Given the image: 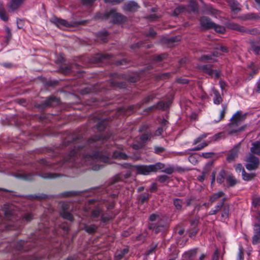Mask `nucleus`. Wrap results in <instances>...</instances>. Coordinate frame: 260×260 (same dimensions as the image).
Masks as SVG:
<instances>
[{
    "label": "nucleus",
    "instance_id": "f257e3e1",
    "mask_svg": "<svg viewBox=\"0 0 260 260\" xmlns=\"http://www.w3.org/2000/svg\"><path fill=\"white\" fill-rule=\"evenodd\" d=\"M108 139L102 135H95L84 141L79 134H72L63 141V146H70L69 153L64 157L59 166L66 162H74L79 157L86 161L111 164V152L101 146Z\"/></svg>",
    "mask_w": 260,
    "mask_h": 260
},
{
    "label": "nucleus",
    "instance_id": "f03ea898",
    "mask_svg": "<svg viewBox=\"0 0 260 260\" xmlns=\"http://www.w3.org/2000/svg\"><path fill=\"white\" fill-rule=\"evenodd\" d=\"M5 216L7 220L10 221L6 229L11 230L21 229L33 219L34 215L31 213H26L21 217H16L14 212L11 209L8 208L5 211Z\"/></svg>",
    "mask_w": 260,
    "mask_h": 260
},
{
    "label": "nucleus",
    "instance_id": "7ed1b4c3",
    "mask_svg": "<svg viewBox=\"0 0 260 260\" xmlns=\"http://www.w3.org/2000/svg\"><path fill=\"white\" fill-rule=\"evenodd\" d=\"M96 19H110V21L113 23H120L125 21L126 18L124 15L116 13L114 10H111L109 11L105 12L104 13H99L95 16Z\"/></svg>",
    "mask_w": 260,
    "mask_h": 260
},
{
    "label": "nucleus",
    "instance_id": "20e7f679",
    "mask_svg": "<svg viewBox=\"0 0 260 260\" xmlns=\"http://www.w3.org/2000/svg\"><path fill=\"white\" fill-rule=\"evenodd\" d=\"M138 174L148 175L151 173H155L159 170L164 169L165 167L164 164L158 162L153 165H135L132 166Z\"/></svg>",
    "mask_w": 260,
    "mask_h": 260
},
{
    "label": "nucleus",
    "instance_id": "39448f33",
    "mask_svg": "<svg viewBox=\"0 0 260 260\" xmlns=\"http://www.w3.org/2000/svg\"><path fill=\"white\" fill-rule=\"evenodd\" d=\"M149 220L151 222L148 223V229L154 231L156 234L159 233L164 228L162 220L159 215L156 213H153L150 215Z\"/></svg>",
    "mask_w": 260,
    "mask_h": 260
},
{
    "label": "nucleus",
    "instance_id": "423d86ee",
    "mask_svg": "<svg viewBox=\"0 0 260 260\" xmlns=\"http://www.w3.org/2000/svg\"><path fill=\"white\" fill-rule=\"evenodd\" d=\"M254 154L252 153L249 154L246 159L247 164L245 167L248 170H255L258 168L259 165V158Z\"/></svg>",
    "mask_w": 260,
    "mask_h": 260
},
{
    "label": "nucleus",
    "instance_id": "0eeeda50",
    "mask_svg": "<svg viewBox=\"0 0 260 260\" xmlns=\"http://www.w3.org/2000/svg\"><path fill=\"white\" fill-rule=\"evenodd\" d=\"M59 103V99L53 95L50 96L45 100V101L39 104H37L36 107L40 109H44L46 108L56 106Z\"/></svg>",
    "mask_w": 260,
    "mask_h": 260
},
{
    "label": "nucleus",
    "instance_id": "6e6552de",
    "mask_svg": "<svg viewBox=\"0 0 260 260\" xmlns=\"http://www.w3.org/2000/svg\"><path fill=\"white\" fill-rule=\"evenodd\" d=\"M213 65L205 64L199 67V69L204 73L208 74L211 77H214L218 79L220 76L221 71L219 70H213Z\"/></svg>",
    "mask_w": 260,
    "mask_h": 260
},
{
    "label": "nucleus",
    "instance_id": "1a4fd4ad",
    "mask_svg": "<svg viewBox=\"0 0 260 260\" xmlns=\"http://www.w3.org/2000/svg\"><path fill=\"white\" fill-rule=\"evenodd\" d=\"M246 114H242L241 111H238L230 119L229 126L233 128L239 125L245 119Z\"/></svg>",
    "mask_w": 260,
    "mask_h": 260
},
{
    "label": "nucleus",
    "instance_id": "9d476101",
    "mask_svg": "<svg viewBox=\"0 0 260 260\" xmlns=\"http://www.w3.org/2000/svg\"><path fill=\"white\" fill-rule=\"evenodd\" d=\"M36 245H41V244H39L38 243H36V241H20L16 245V249L18 250L26 251L29 250L31 247H34Z\"/></svg>",
    "mask_w": 260,
    "mask_h": 260
},
{
    "label": "nucleus",
    "instance_id": "9b49d317",
    "mask_svg": "<svg viewBox=\"0 0 260 260\" xmlns=\"http://www.w3.org/2000/svg\"><path fill=\"white\" fill-rule=\"evenodd\" d=\"M252 243L256 245L260 243V225L254 224L253 236L252 238Z\"/></svg>",
    "mask_w": 260,
    "mask_h": 260
},
{
    "label": "nucleus",
    "instance_id": "f8f14e48",
    "mask_svg": "<svg viewBox=\"0 0 260 260\" xmlns=\"http://www.w3.org/2000/svg\"><path fill=\"white\" fill-rule=\"evenodd\" d=\"M227 27L229 29L239 31L243 35L247 33V28L234 22H229L227 24Z\"/></svg>",
    "mask_w": 260,
    "mask_h": 260
},
{
    "label": "nucleus",
    "instance_id": "ddd939ff",
    "mask_svg": "<svg viewBox=\"0 0 260 260\" xmlns=\"http://www.w3.org/2000/svg\"><path fill=\"white\" fill-rule=\"evenodd\" d=\"M239 147V145H236L229 151L226 157V160L229 162L233 161L238 157Z\"/></svg>",
    "mask_w": 260,
    "mask_h": 260
},
{
    "label": "nucleus",
    "instance_id": "4468645a",
    "mask_svg": "<svg viewBox=\"0 0 260 260\" xmlns=\"http://www.w3.org/2000/svg\"><path fill=\"white\" fill-rule=\"evenodd\" d=\"M200 22L202 27L206 29L212 28L213 25H214V22L206 16L202 17L200 19Z\"/></svg>",
    "mask_w": 260,
    "mask_h": 260
},
{
    "label": "nucleus",
    "instance_id": "2eb2a0df",
    "mask_svg": "<svg viewBox=\"0 0 260 260\" xmlns=\"http://www.w3.org/2000/svg\"><path fill=\"white\" fill-rule=\"evenodd\" d=\"M139 6L138 4L134 1H129L125 3L123 6V9L124 11L129 12H135L137 11Z\"/></svg>",
    "mask_w": 260,
    "mask_h": 260
},
{
    "label": "nucleus",
    "instance_id": "dca6fc26",
    "mask_svg": "<svg viewBox=\"0 0 260 260\" xmlns=\"http://www.w3.org/2000/svg\"><path fill=\"white\" fill-rule=\"evenodd\" d=\"M198 224V220L197 219L192 220L190 221V225L191 228L189 230V236L192 237L194 236L198 232L197 225Z\"/></svg>",
    "mask_w": 260,
    "mask_h": 260
},
{
    "label": "nucleus",
    "instance_id": "f3484780",
    "mask_svg": "<svg viewBox=\"0 0 260 260\" xmlns=\"http://www.w3.org/2000/svg\"><path fill=\"white\" fill-rule=\"evenodd\" d=\"M25 1V0H11L8 7L12 11H15L22 5Z\"/></svg>",
    "mask_w": 260,
    "mask_h": 260
},
{
    "label": "nucleus",
    "instance_id": "a211bd4d",
    "mask_svg": "<svg viewBox=\"0 0 260 260\" xmlns=\"http://www.w3.org/2000/svg\"><path fill=\"white\" fill-rule=\"evenodd\" d=\"M103 212V209L100 206H96L91 212V217L92 219H94V221H96V219L99 218L101 216V214Z\"/></svg>",
    "mask_w": 260,
    "mask_h": 260
},
{
    "label": "nucleus",
    "instance_id": "6ab92c4d",
    "mask_svg": "<svg viewBox=\"0 0 260 260\" xmlns=\"http://www.w3.org/2000/svg\"><path fill=\"white\" fill-rule=\"evenodd\" d=\"M51 21L58 27L62 26L68 27L70 25L69 23L66 20L57 17L53 18Z\"/></svg>",
    "mask_w": 260,
    "mask_h": 260
},
{
    "label": "nucleus",
    "instance_id": "aec40b11",
    "mask_svg": "<svg viewBox=\"0 0 260 260\" xmlns=\"http://www.w3.org/2000/svg\"><path fill=\"white\" fill-rule=\"evenodd\" d=\"M198 249L195 248L191 249L187 252H186L184 255L183 257L185 260H193L197 253Z\"/></svg>",
    "mask_w": 260,
    "mask_h": 260
},
{
    "label": "nucleus",
    "instance_id": "412c9836",
    "mask_svg": "<svg viewBox=\"0 0 260 260\" xmlns=\"http://www.w3.org/2000/svg\"><path fill=\"white\" fill-rule=\"evenodd\" d=\"M35 176V174L33 173H19L16 174L15 177L24 180L30 181L34 179Z\"/></svg>",
    "mask_w": 260,
    "mask_h": 260
},
{
    "label": "nucleus",
    "instance_id": "4be33fe9",
    "mask_svg": "<svg viewBox=\"0 0 260 260\" xmlns=\"http://www.w3.org/2000/svg\"><path fill=\"white\" fill-rule=\"evenodd\" d=\"M250 152L260 156V140L252 143V147L250 148Z\"/></svg>",
    "mask_w": 260,
    "mask_h": 260
},
{
    "label": "nucleus",
    "instance_id": "5701e85b",
    "mask_svg": "<svg viewBox=\"0 0 260 260\" xmlns=\"http://www.w3.org/2000/svg\"><path fill=\"white\" fill-rule=\"evenodd\" d=\"M128 249L125 248L119 250H117L115 254V257L116 260H121L128 252Z\"/></svg>",
    "mask_w": 260,
    "mask_h": 260
},
{
    "label": "nucleus",
    "instance_id": "b1692460",
    "mask_svg": "<svg viewBox=\"0 0 260 260\" xmlns=\"http://www.w3.org/2000/svg\"><path fill=\"white\" fill-rule=\"evenodd\" d=\"M228 175L226 172L224 170H221L217 177V182L220 184H222L224 182V180L226 179V177Z\"/></svg>",
    "mask_w": 260,
    "mask_h": 260
},
{
    "label": "nucleus",
    "instance_id": "393cba45",
    "mask_svg": "<svg viewBox=\"0 0 260 260\" xmlns=\"http://www.w3.org/2000/svg\"><path fill=\"white\" fill-rule=\"evenodd\" d=\"M226 181L229 187H234L238 183L237 179L232 174H229L227 176Z\"/></svg>",
    "mask_w": 260,
    "mask_h": 260
},
{
    "label": "nucleus",
    "instance_id": "a878e982",
    "mask_svg": "<svg viewBox=\"0 0 260 260\" xmlns=\"http://www.w3.org/2000/svg\"><path fill=\"white\" fill-rule=\"evenodd\" d=\"M112 157L114 158L126 160L129 156L125 153L119 151H115L113 152Z\"/></svg>",
    "mask_w": 260,
    "mask_h": 260
},
{
    "label": "nucleus",
    "instance_id": "bb28decb",
    "mask_svg": "<svg viewBox=\"0 0 260 260\" xmlns=\"http://www.w3.org/2000/svg\"><path fill=\"white\" fill-rule=\"evenodd\" d=\"M173 203L176 210L181 211L182 209L183 205L184 204L182 199L179 198L174 199Z\"/></svg>",
    "mask_w": 260,
    "mask_h": 260
},
{
    "label": "nucleus",
    "instance_id": "cd10ccee",
    "mask_svg": "<svg viewBox=\"0 0 260 260\" xmlns=\"http://www.w3.org/2000/svg\"><path fill=\"white\" fill-rule=\"evenodd\" d=\"M171 104L170 101H167V102H164V101H160L156 105V109L162 110H165L167 109Z\"/></svg>",
    "mask_w": 260,
    "mask_h": 260
},
{
    "label": "nucleus",
    "instance_id": "c85d7f7f",
    "mask_svg": "<svg viewBox=\"0 0 260 260\" xmlns=\"http://www.w3.org/2000/svg\"><path fill=\"white\" fill-rule=\"evenodd\" d=\"M242 179L244 181H249L253 180L256 177V174L254 173H248L245 171L242 174Z\"/></svg>",
    "mask_w": 260,
    "mask_h": 260
},
{
    "label": "nucleus",
    "instance_id": "c756f323",
    "mask_svg": "<svg viewBox=\"0 0 260 260\" xmlns=\"http://www.w3.org/2000/svg\"><path fill=\"white\" fill-rule=\"evenodd\" d=\"M79 193L80 192L78 191H67L61 193L59 194V197L62 198L72 197L77 196L79 195Z\"/></svg>",
    "mask_w": 260,
    "mask_h": 260
},
{
    "label": "nucleus",
    "instance_id": "7c9ffc66",
    "mask_svg": "<svg viewBox=\"0 0 260 260\" xmlns=\"http://www.w3.org/2000/svg\"><path fill=\"white\" fill-rule=\"evenodd\" d=\"M224 196V193L222 191H219L217 192L213 193L211 196L210 197L209 201L212 204L215 202L218 198Z\"/></svg>",
    "mask_w": 260,
    "mask_h": 260
},
{
    "label": "nucleus",
    "instance_id": "2f4dec72",
    "mask_svg": "<svg viewBox=\"0 0 260 260\" xmlns=\"http://www.w3.org/2000/svg\"><path fill=\"white\" fill-rule=\"evenodd\" d=\"M229 4L233 11L238 12L240 11V4L238 2L234 0H230Z\"/></svg>",
    "mask_w": 260,
    "mask_h": 260
},
{
    "label": "nucleus",
    "instance_id": "473e14b6",
    "mask_svg": "<svg viewBox=\"0 0 260 260\" xmlns=\"http://www.w3.org/2000/svg\"><path fill=\"white\" fill-rule=\"evenodd\" d=\"M187 8L186 6L183 5L179 6L174 9L173 14L174 16H177L180 14L187 11Z\"/></svg>",
    "mask_w": 260,
    "mask_h": 260
},
{
    "label": "nucleus",
    "instance_id": "72a5a7b5",
    "mask_svg": "<svg viewBox=\"0 0 260 260\" xmlns=\"http://www.w3.org/2000/svg\"><path fill=\"white\" fill-rule=\"evenodd\" d=\"M114 218L112 213H102L101 216V220L104 223L107 222Z\"/></svg>",
    "mask_w": 260,
    "mask_h": 260
},
{
    "label": "nucleus",
    "instance_id": "f704fd0d",
    "mask_svg": "<svg viewBox=\"0 0 260 260\" xmlns=\"http://www.w3.org/2000/svg\"><path fill=\"white\" fill-rule=\"evenodd\" d=\"M97 228V226L95 224H91L89 225L85 224L83 229L87 233L91 234L95 233Z\"/></svg>",
    "mask_w": 260,
    "mask_h": 260
},
{
    "label": "nucleus",
    "instance_id": "c9c22d12",
    "mask_svg": "<svg viewBox=\"0 0 260 260\" xmlns=\"http://www.w3.org/2000/svg\"><path fill=\"white\" fill-rule=\"evenodd\" d=\"M0 18L2 20L7 21L9 19V17L6 13L5 8L3 7L2 4L0 3Z\"/></svg>",
    "mask_w": 260,
    "mask_h": 260
},
{
    "label": "nucleus",
    "instance_id": "e433bc0d",
    "mask_svg": "<svg viewBox=\"0 0 260 260\" xmlns=\"http://www.w3.org/2000/svg\"><path fill=\"white\" fill-rule=\"evenodd\" d=\"M60 215L63 218L70 221H73L74 220L73 215L70 212L65 211L64 209L60 212Z\"/></svg>",
    "mask_w": 260,
    "mask_h": 260
},
{
    "label": "nucleus",
    "instance_id": "4c0bfd02",
    "mask_svg": "<svg viewBox=\"0 0 260 260\" xmlns=\"http://www.w3.org/2000/svg\"><path fill=\"white\" fill-rule=\"evenodd\" d=\"M112 56L110 54H98L95 57V61L97 62L102 61L104 59H109Z\"/></svg>",
    "mask_w": 260,
    "mask_h": 260
},
{
    "label": "nucleus",
    "instance_id": "58836bf2",
    "mask_svg": "<svg viewBox=\"0 0 260 260\" xmlns=\"http://www.w3.org/2000/svg\"><path fill=\"white\" fill-rule=\"evenodd\" d=\"M222 109L221 111L220 112V114L219 117L217 119L214 120L215 123H217V122H219L224 117L225 114L226 112L227 109H228L227 105H222Z\"/></svg>",
    "mask_w": 260,
    "mask_h": 260
},
{
    "label": "nucleus",
    "instance_id": "ea45409f",
    "mask_svg": "<svg viewBox=\"0 0 260 260\" xmlns=\"http://www.w3.org/2000/svg\"><path fill=\"white\" fill-rule=\"evenodd\" d=\"M39 176L44 179H54L59 176V175L53 173H46L39 174Z\"/></svg>",
    "mask_w": 260,
    "mask_h": 260
},
{
    "label": "nucleus",
    "instance_id": "a19ab883",
    "mask_svg": "<svg viewBox=\"0 0 260 260\" xmlns=\"http://www.w3.org/2000/svg\"><path fill=\"white\" fill-rule=\"evenodd\" d=\"M214 99H213V103L216 105H219L222 102V98L218 91H215L214 92Z\"/></svg>",
    "mask_w": 260,
    "mask_h": 260
},
{
    "label": "nucleus",
    "instance_id": "79ce46f5",
    "mask_svg": "<svg viewBox=\"0 0 260 260\" xmlns=\"http://www.w3.org/2000/svg\"><path fill=\"white\" fill-rule=\"evenodd\" d=\"M252 50L256 55H260V46L254 43L253 41L250 42Z\"/></svg>",
    "mask_w": 260,
    "mask_h": 260
},
{
    "label": "nucleus",
    "instance_id": "37998d69",
    "mask_svg": "<svg viewBox=\"0 0 260 260\" xmlns=\"http://www.w3.org/2000/svg\"><path fill=\"white\" fill-rule=\"evenodd\" d=\"M107 125L106 120V119H103L100 121H99L96 124V128L100 132H102L104 131Z\"/></svg>",
    "mask_w": 260,
    "mask_h": 260
},
{
    "label": "nucleus",
    "instance_id": "c03bdc74",
    "mask_svg": "<svg viewBox=\"0 0 260 260\" xmlns=\"http://www.w3.org/2000/svg\"><path fill=\"white\" fill-rule=\"evenodd\" d=\"M167 56L168 55L166 53L154 55L152 57V60L155 62H159L165 59Z\"/></svg>",
    "mask_w": 260,
    "mask_h": 260
},
{
    "label": "nucleus",
    "instance_id": "a18cd8bd",
    "mask_svg": "<svg viewBox=\"0 0 260 260\" xmlns=\"http://www.w3.org/2000/svg\"><path fill=\"white\" fill-rule=\"evenodd\" d=\"M245 20H255L260 19V16L256 13H249L245 15L244 17Z\"/></svg>",
    "mask_w": 260,
    "mask_h": 260
},
{
    "label": "nucleus",
    "instance_id": "49530a36",
    "mask_svg": "<svg viewBox=\"0 0 260 260\" xmlns=\"http://www.w3.org/2000/svg\"><path fill=\"white\" fill-rule=\"evenodd\" d=\"M260 204V197H254L252 199V206L254 208V210L259 209L258 206Z\"/></svg>",
    "mask_w": 260,
    "mask_h": 260
},
{
    "label": "nucleus",
    "instance_id": "de8ad7c7",
    "mask_svg": "<svg viewBox=\"0 0 260 260\" xmlns=\"http://www.w3.org/2000/svg\"><path fill=\"white\" fill-rule=\"evenodd\" d=\"M28 198L30 199H48V196L47 194L41 193L39 195H36V194H30L28 195Z\"/></svg>",
    "mask_w": 260,
    "mask_h": 260
},
{
    "label": "nucleus",
    "instance_id": "09e8293b",
    "mask_svg": "<svg viewBox=\"0 0 260 260\" xmlns=\"http://www.w3.org/2000/svg\"><path fill=\"white\" fill-rule=\"evenodd\" d=\"M212 28L214 29L216 32L220 34H224L225 31V29L224 26L216 24L215 23H214V25H213V27H212Z\"/></svg>",
    "mask_w": 260,
    "mask_h": 260
},
{
    "label": "nucleus",
    "instance_id": "8fccbe9b",
    "mask_svg": "<svg viewBox=\"0 0 260 260\" xmlns=\"http://www.w3.org/2000/svg\"><path fill=\"white\" fill-rule=\"evenodd\" d=\"M210 142H211V141L207 142H204V143H202L201 145L196 146L191 149H190L189 150L190 151H196L200 150L203 149L204 148H205V147L207 146L210 143Z\"/></svg>",
    "mask_w": 260,
    "mask_h": 260
},
{
    "label": "nucleus",
    "instance_id": "3c124183",
    "mask_svg": "<svg viewBox=\"0 0 260 260\" xmlns=\"http://www.w3.org/2000/svg\"><path fill=\"white\" fill-rule=\"evenodd\" d=\"M150 198V195L147 193H145L144 194H141L139 198V201L141 203V204H143L145 202H147Z\"/></svg>",
    "mask_w": 260,
    "mask_h": 260
},
{
    "label": "nucleus",
    "instance_id": "603ef678",
    "mask_svg": "<svg viewBox=\"0 0 260 260\" xmlns=\"http://www.w3.org/2000/svg\"><path fill=\"white\" fill-rule=\"evenodd\" d=\"M188 8H190V11L193 12H196L198 11V4L193 1L192 0H190L189 6H188Z\"/></svg>",
    "mask_w": 260,
    "mask_h": 260
},
{
    "label": "nucleus",
    "instance_id": "864d4df0",
    "mask_svg": "<svg viewBox=\"0 0 260 260\" xmlns=\"http://www.w3.org/2000/svg\"><path fill=\"white\" fill-rule=\"evenodd\" d=\"M5 31L6 33V36L5 37V42L7 43H8L10 40L12 39L11 30L8 26H5Z\"/></svg>",
    "mask_w": 260,
    "mask_h": 260
},
{
    "label": "nucleus",
    "instance_id": "5fc2aeb1",
    "mask_svg": "<svg viewBox=\"0 0 260 260\" xmlns=\"http://www.w3.org/2000/svg\"><path fill=\"white\" fill-rule=\"evenodd\" d=\"M158 246V243H153L149 248L146 251V254L149 255L155 252Z\"/></svg>",
    "mask_w": 260,
    "mask_h": 260
},
{
    "label": "nucleus",
    "instance_id": "6e6d98bb",
    "mask_svg": "<svg viewBox=\"0 0 260 260\" xmlns=\"http://www.w3.org/2000/svg\"><path fill=\"white\" fill-rule=\"evenodd\" d=\"M155 96L156 94L155 93H151L143 99V102L144 104H148L150 102L152 101Z\"/></svg>",
    "mask_w": 260,
    "mask_h": 260
},
{
    "label": "nucleus",
    "instance_id": "4d7b16f0",
    "mask_svg": "<svg viewBox=\"0 0 260 260\" xmlns=\"http://www.w3.org/2000/svg\"><path fill=\"white\" fill-rule=\"evenodd\" d=\"M224 138V134L222 132L217 133L211 138V141H216Z\"/></svg>",
    "mask_w": 260,
    "mask_h": 260
},
{
    "label": "nucleus",
    "instance_id": "13d9d810",
    "mask_svg": "<svg viewBox=\"0 0 260 260\" xmlns=\"http://www.w3.org/2000/svg\"><path fill=\"white\" fill-rule=\"evenodd\" d=\"M108 36V33L107 31H100L98 33L99 37L104 42H106L107 41V37Z\"/></svg>",
    "mask_w": 260,
    "mask_h": 260
},
{
    "label": "nucleus",
    "instance_id": "bf43d9fd",
    "mask_svg": "<svg viewBox=\"0 0 260 260\" xmlns=\"http://www.w3.org/2000/svg\"><path fill=\"white\" fill-rule=\"evenodd\" d=\"M253 213L252 216L258 221V223H255L254 224L260 225V210L259 209H257L256 210H253Z\"/></svg>",
    "mask_w": 260,
    "mask_h": 260
},
{
    "label": "nucleus",
    "instance_id": "052dcab7",
    "mask_svg": "<svg viewBox=\"0 0 260 260\" xmlns=\"http://www.w3.org/2000/svg\"><path fill=\"white\" fill-rule=\"evenodd\" d=\"M166 149L161 146H155L154 147V152L156 154L160 155Z\"/></svg>",
    "mask_w": 260,
    "mask_h": 260
},
{
    "label": "nucleus",
    "instance_id": "680f3d73",
    "mask_svg": "<svg viewBox=\"0 0 260 260\" xmlns=\"http://www.w3.org/2000/svg\"><path fill=\"white\" fill-rule=\"evenodd\" d=\"M201 60L202 61H204V60L209 61V60H211L212 62L216 61V59H214L212 58V55H211V54H207V55H202L201 57Z\"/></svg>",
    "mask_w": 260,
    "mask_h": 260
},
{
    "label": "nucleus",
    "instance_id": "e2e57ef3",
    "mask_svg": "<svg viewBox=\"0 0 260 260\" xmlns=\"http://www.w3.org/2000/svg\"><path fill=\"white\" fill-rule=\"evenodd\" d=\"M151 137L150 133H145L140 137V140L143 143H145Z\"/></svg>",
    "mask_w": 260,
    "mask_h": 260
},
{
    "label": "nucleus",
    "instance_id": "0e129e2a",
    "mask_svg": "<svg viewBox=\"0 0 260 260\" xmlns=\"http://www.w3.org/2000/svg\"><path fill=\"white\" fill-rule=\"evenodd\" d=\"M237 260H244V251L242 246H240L239 248Z\"/></svg>",
    "mask_w": 260,
    "mask_h": 260
},
{
    "label": "nucleus",
    "instance_id": "69168bd1",
    "mask_svg": "<svg viewBox=\"0 0 260 260\" xmlns=\"http://www.w3.org/2000/svg\"><path fill=\"white\" fill-rule=\"evenodd\" d=\"M169 177L166 175H160L157 177V180L158 182L160 183H164L166 182H168L169 181Z\"/></svg>",
    "mask_w": 260,
    "mask_h": 260
},
{
    "label": "nucleus",
    "instance_id": "338daca9",
    "mask_svg": "<svg viewBox=\"0 0 260 260\" xmlns=\"http://www.w3.org/2000/svg\"><path fill=\"white\" fill-rule=\"evenodd\" d=\"M208 11L210 12V13L214 16L218 15L220 13V11L214 9L213 8L210 7L208 8Z\"/></svg>",
    "mask_w": 260,
    "mask_h": 260
},
{
    "label": "nucleus",
    "instance_id": "774afa93",
    "mask_svg": "<svg viewBox=\"0 0 260 260\" xmlns=\"http://www.w3.org/2000/svg\"><path fill=\"white\" fill-rule=\"evenodd\" d=\"M208 11L210 12V13L214 16L218 15L220 13V11L214 9L213 8L210 7L208 8Z\"/></svg>",
    "mask_w": 260,
    "mask_h": 260
}]
</instances>
